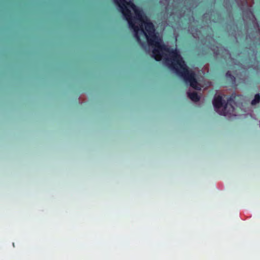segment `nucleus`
<instances>
[{
  "instance_id": "nucleus-1",
  "label": "nucleus",
  "mask_w": 260,
  "mask_h": 260,
  "mask_svg": "<svg viewBox=\"0 0 260 260\" xmlns=\"http://www.w3.org/2000/svg\"><path fill=\"white\" fill-rule=\"evenodd\" d=\"M114 1L127 21L129 27L133 29L137 42L142 43L139 34L140 30L141 34L146 36L148 44L154 48L152 54L155 60L160 61L164 52L169 53L170 57L165 60L168 68L182 78L186 85L195 89L200 90L195 73L189 69L176 49H171L162 43L161 39L156 35L154 25L148 19L143 10L132 2Z\"/></svg>"
},
{
  "instance_id": "nucleus-2",
  "label": "nucleus",
  "mask_w": 260,
  "mask_h": 260,
  "mask_svg": "<svg viewBox=\"0 0 260 260\" xmlns=\"http://www.w3.org/2000/svg\"><path fill=\"white\" fill-rule=\"evenodd\" d=\"M239 97L235 93L232 94L229 97L227 101L223 100L222 96L220 95L215 96L213 100V105L216 110L223 107L222 111L220 113L221 115L226 116L233 114L235 110V107L239 106V103L235 101L237 98Z\"/></svg>"
},
{
  "instance_id": "nucleus-3",
  "label": "nucleus",
  "mask_w": 260,
  "mask_h": 260,
  "mask_svg": "<svg viewBox=\"0 0 260 260\" xmlns=\"http://www.w3.org/2000/svg\"><path fill=\"white\" fill-rule=\"evenodd\" d=\"M243 14L245 17L250 20H253L255 19V16L252 9L247 6L243 9Z\"/></svg>"
},
{
  "instance_id": "nucleus-4",
  "label": "nucleus",
  "mask_w": 260,
  "mask_h": 260,
  "mask_svg": "<svg viewBox=\"0 0 260 260\" xmlns=\"http://www.w3.org/2000/svg\"><path fill=\"white\" fill-rule=\"evenodd\" d=\"M188 96L189 99L193 102H198L200 99V96L196 92H188Z\"/></svg>"
},
{
  "instance_id": "nucleus-5",
  "label": "nucleus",
  "mask_w": 260,
  "mask_h": 260,
  "mask_svg": "<svg viewBox=\"0 0 260 260\" xmlns=\"http://www.w3.org/2000/svg\"><path fill=\"white\" fill-rule=\"evenodd\" d=\"M227 79L233 85H236V78L232 75L230 71H228L226 73Z\"/></svg>"
},
{
  "instance_id": "nucleus-6",
  "label": "nucleus",
  "mask_w": 260,
  "mask_h": 260,
  "mask_svg": "<svg viewBox=\"0 0 260 260\" xmlns=\"http://www.w3.org/2000/svg\"><path fill=\"white\" fill-rule=\"evenodd\" d=\"M260 102V95L257 93L254 96V99L251 101V105H255Z\"/></svg>"
}]
</instances>
